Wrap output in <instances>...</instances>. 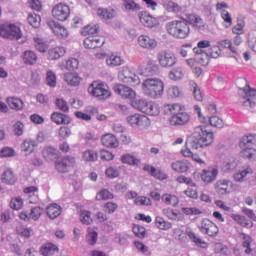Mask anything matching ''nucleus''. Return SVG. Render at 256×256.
<instances>
[{"label":"nucleus","instance_id":"obj_1","mask_svg":"<svg viewBox=\"0 0 256 256\" xmlns=\"http://www.w3.org/2000/svg\"><path fill=\"white\" fill-rule=\"evenodd\" d=\"M214 141L213 132L207 131V126H197L194 129L193 134L187 138V149L182 150L181 153L184 157H193L191 149H203V147H209Z\"/></svg>","mask_w":256,"mask_h":256},{"label":"nucleus","instance_id":"obj_2","mask_svg":"<svg viewBox=\"0 0 256 256\" xmlns=\"http://www.w3.org/2000/svg\"><path fill=\"white\" fill-rule=\"evenodd\" d=\"M142 92L150 99H161L165 92V84L159 78H148L142 83Z\"/></svg>","mask_w":256,"mask_h":256},{"label":"nucleus","instance_id":"obj_3","mask_svg":"<svg viewBox=\"0 0 256 256\" xmlns=\"http://www.w3.org/2000/svg\"><path fill=\"white\" fill-rule=\"evenodd\" d=\"M166 111L172 115L170 125L173 127L187 125L191 121V116L181 108L180 104H168L165 107Z\"/></svg>","mask_w":256,"mask_h":256},{"label":"nucleus","instance_id":"obj_4","mask_svg":"<svg viewBox=\"0 0 256 256\" xmlns=\"http://www.w3.org/2000/svg\"><path fill=\"white\" fill-rule=\"evenodd\" d=\"M167 32L172 35L175 39H187L191 28L186 20H174L166 25Z\"/></svg>","mask_w":256,"mask_h":256},{"label":"nucleus","instance_id":"obj_5","mask_svg":"<svg viewBox=\"0 0 256 256\" xmlns=\"http://www.w3.org/2000/svg\"><path fill=\"white\" fill-rule=\"evenodd\" d=\"M132 107L137 109V111H141V113H145L146 115H159V108L153 102H149L145 99H138L132 102Z\"/></svg>","mask_w":256,"mask_h":256},{"label":"nucleus","instance_id":"obj_6","mask_svg":"<svg viewBox=\"0 0 256 256\" xmlns=\"http://www.w3.org/2000/svg\"><path fill=\"white\" fill-rule=\"evenodd\" d=\"M0 35L4 39H9L10 41H17L23 37L21 33V28L15 24H4L0 26Z\"/></svg>","mask_w":256,"mask_h":256},{"label":"nucleus","instance_id":"obj_7","mask_svg":"<svg viewBox=\"0 0 256 256\" xmlns=\"http://www.w3.org/2000/svg\"><path fill=\"white\" fill-rule=\"evenodd\" d=\"M157 60L160 67L164 69H171V67H175L177 65V56L171 51H161L157 54Z\"/></svg>","mask_w":256,"mask_h":256},{"label":"nucleus","instance_id":"obj_8","mask_svg":"<svg viewBox=\"0 0 256 256\" xmlns=\"http://www.w3.org/2000/svg\"><path fill=\"white\" fill-rule=\"evenodd\" d=\"M88 92L90 95L97 97L98 99H108L111 97V92H109V86L105 83H93L88 87Z\"/></svg>","mask_w":256,"mask_h":256},{"label":"nucleus","instance_id":"obj_9","mask_svg":"<svg viewBox=\"0 0 256 256\" xmlns=\"http://www.w3.org/2000/svg\"><path fill=\"white\" fill-rule=\"evenodd\" d=\"M118 79L122 81V83L132 85V87H135V85H139L141 83L139 76H137L135 72L131 71V69L127 67L118 74Z\"/></svg>","mask_w":256,"mask_h":256},{"label":"nucleus","instance_id":"obj_10","mask_svg":"<svg viewBox=\"0 0 256 256\" xmlns=\"http://www.w3.org/2000/svg\"><path fill=\"white\" fill-rule=\"evenodd\" d=\"M52 15L57 21H67L71 15V9L63 3H59L52 9Z\"/></svg>","mask_w":256,"mask_h":256},{"label":"nucleus","instance_id":"obj_11","mask_svg":"<svg viewBox=\"0 0 256 256\" xmlns=\"http://www.w3.org/2000/svg\"><path fill=\"white\" fill-rule=\"evenodd\" d=\"M127 121L135 129H145L149 125V118L141 114L130 115L127 117Z\"/></svg>","mask_w":256,"mask_h":256},{"label":"nucleus","instance_id":"obj_12","mask_svg":"<svg viewBox=\"0 0 256 256\" xmlns=\"http://www.w3.org/2000/svg\"><path fill=\"white\" fill-rule=\"evenodd\" d=\"M73 165H75V157L65 156L56 162L55 167L58 173H69L73 169Z\"/></svg>","mask_w":256,"mask_h":256},{"label":"nucleus","instance_id":"obj_13","mask_svg":"<svg viewBox=\"0 0 256 256\" xmlns=\"http://www.w3.org/2000/svg\"><path fill=\"white\" fill-rule=\"evenodd\" d=\"M200 231L209 237H217L219 227H217L211 220L203 219L201 222Z\"/></svg>","mask_w":256,"mask_h":256},{"label":"nucleus","instance_id":"obj_14","mask_svg":"<svg viewBox=\"0 0 256 256\" xmlns=\"http://www.w3.org/2000/svg\"><path fill=\"white\" fill-rule=\"evenodd\" d=\"M113 91L114 93L120 95V97H123L124 99H135V96L137 95L133 89L123 84L114 85Z\"/></svg>","mask_w":256,"mask_h":256},{"label":"nucleus","instance_id":"obj_15","mask_svg":"<svg viewBox=\"0 0 256 256\" xmlns=\"http://www.w3.org/2000/svg\"><path fill=\"white\" fill-rule=\"evenodd\" d=\"M105 45V38L102 36H89L84 40L86 49H97Z\"/></svg>","mask_w":256,"mask_h":256},{"label":"nucleus","instance_id":"obj_16","mask_svg":"<svg viewBox=\"0 0 256 256\" xmlns=\"http://www.w3.org/2000/svg\"><path fill=\"white\" fill-rule=\"evenodd\" d=\"M217 175H219V170L217 168H208L202 170L200 178L204 183H213V181L217 179Z\"/></svg>","mask_w":256,"mask_h":256},{"label":"nucleus","instance_id":"obj_17","mask_svg":"<svg viewBox=\"0 0 256 256\" xmlns=\"http://www.w3.org/2000/svg\"><path fill=\"white\" fill-rule=\"evenodd\" d=\"M233 187V182L231 180H218L215 184L216 192L219 195H227L231 193V188Z\"/></svg>","mask_w":256,"mask_h":256},{"label":"nucleus","instance_id":"obj_18","mask_svg":"<svg viewBox=\"0 0 256 256\" xmlns=\"http://www.w3.org/2000/svg\"><path fill=\"white\" fill-rule=\"evenodd\" d=\"M242 97L246 99V101L243 102L244 107H255V101L250 97H256V89L251 88V86L244 88Z\"/></svg>","mask_w":256,"mask_h":256},{"label":"nucleus","instance_id":"obj_19","mask_svg":"<svg viewBox=\"0 0 256 256\" xmlns=\"http://www.w3.org/2000/svg\"><path fill=\"white\" fill-rule=\"evenodd\" d=\"M42 155L45 161H57L59 159V150L53 146H46L42 150Z\"/></svg>","mask_w":256,"mask_h":256},{"label":"nucleus","instance_id":"obj_20","mask_svg":"<svg viewBox=\"0 0 256 256\" xmlns=\"http://www.w3.org/2000/svg\"><path fill=\"white\" fill-rule=\"evenodd\" d=\"M48 27L53 31L57 37H67L69 35V31L66 30L65 27L61 26V24L57 23L55 20L47 21Z\"/></svg>","mask_w":256,"mask_h":256},{"label":"nucleus","instance_id":"obj_21","mask_svg":"<svg viewBox=\"0 0 256 256\" xmlns=\"http://www.w3.org/2000/svg\"><path fill=\"white\" fill-rule=\"evenodd\" d=\"M138 43L142 49H155L157 47V40L147 35H140L138 37Z\"/></svg>","mask_w":256,"mask_h":256},{"label":"nucleus","instance_id":"obj_22","mask_svg":"<svg viewBox=\"0 0 256 256\" xmlns=\"http://www.w3.org/2000/svg\"><path fill=\"white\" fill-rule=\"evenodd\" d=\"M51 119L56 125H69L71 123V117L60 112H53Z\"/></svg>","mask_w":256,"mask_h":256},{"label":"nucleus","instance_id":"obj_23","mask_svg":"<svg viewBox=\"0 0 256 256\" xmlns=\"http://www.w3.org/2000/svg\"><path fill=\"white\" fill-rule=\"evenodd\" d=\"M239 167V161L235 157L227 159L222 165V171L224 173H233L235 169Z\"/></svg>","mask_w":256,"mask_h":256},{"label":"nucleus","instance_id":"obj_24","mask_svg":"<svg viewBox=\"0 0 256 256\" xmlns=\"http://www.w3.org/2000/svg\"><path fill=\"white\" fill-rule=\"evenodd\" d=\"M101 142L105 147H112V149L119 147V140H117V137H115L113 134L104 135Z\"/></svg>","mask_w":256,"mask_h":256},{"label":"nucleus","instance_id":"obj_25","mask_svg":"<svg viewBox=\"0 0 256 256\" xmlns=\"http://www.w3.org/2000/svg\"><path fill=\"white\" fill-rule=\"evenodd\" d=\"M173 171L176 173H187L191 165L186 160H178L171 164Z\"/></svg>","mask_w":256,"mask_h":256},{"label":"nucleus","instance_id":"obj_26","mask_svg":"<svg viewBox=\"0 0 256 256\" xmlns=\"http://www.w3.org/2000/svg\"><path fill=\"white\" fill-rule=\"evenodd\" d=\"M121 162L124 163L125 165H130V167H139V165H141V159L131 154L122 155Z\"/></svg>","mask_w":256,"mask_h":256},{"label":"nucleus","instance_id":"obj_27","mask_svg":"<svg viewBox=\"0 0 256 256\" xmlns=\"http://www.w3.org/2000/svg\"><path fill=\"white\" fill-rule=\"evenodd\" d=\"M61 213H62L61 206H59L56 203L50 204L46 208V214L49 217V219H52V220L57 219V217H59Z\"/></svg>","mask_w":256,"mask_h":256},{"label":"nucleus","instance_id":"obj_28","mask_svg":"<svg viewBox=\"0 0 256 256\" xmlns=\"http://www.w3.org/2000/svg\"><path fill=\"white\" fill-rule=\"evenodd\" d=\"M143 171H146L147 173H149L151 175V177H154L155 179H160V180L165 179V173H163L161 170H159L149 164H146L143 167Z\"/></svg>","mask_w":256,"mask_h":256},{"label":"nucleus","instance_id":"obj_29","mask_svg":"<svg viewBox=\"0 0 256 256\" xmlns=\"http://www.w3.org/2000/svg\"><path fill=\"white\" fill-rule=\"evenodd\" d=\"M1 179L2 183H6V185H15V183H17V176H15V173H13L11 169L4 171Z\"/></svg>","mask_w":256,"mask_h":256},{"label":"nucleus","instance_id":"obj_30","mask_svg":"<svg viewBox=\"0 0 256 256\" xmlns=\"http://www.w3.org/2000/svg\"><path fill=\"white\" fill-rule=\"evenodd\" d=\"M65 53L66 50L64 47H55L48 51V57L51 59V61H55L57 59H61Z\"/></svg>","mask_w":256,"mask_h":256},{"label":"nucleus","instance_id":"obj_31","mask_svg":"<svg viewBox=\"0 0 256 256\" xmlns=\"http://www.w3.org/2000/svg\"><path fill=\"white\" fill-rule=\"evenodd\" d=\"M219 47L222 49H229L233 53V55H239V49L233 45V41L231 39H224L218 41Z\"/></svg>","mask_w":256,"mask_h":256},{"label":"nucleus","instance_id":"obj_32","mask_svg":"<svg viewBox=\"0 0 256 256\" xmlns=\"http://www.w3.org/2000/svg\"><path fill=\"white\" fill-rule=\"evenodd\" d=\"M64 81H66L68 85H71V87H77V85L81 83V77H79L77 73H66L64 75Z\"/></svg>","mask_w":256,"mask_h":256},{"label":"nucleus","instance_id":"obj_33","mask_svg":"<svg viewBox=\"0 0 256 256\" xmlns=\"http://www.w3.org/2000/svg\"><path fill=\"white\" fill-rule=\"evenodd\" d=\"M7 103L11 109H14L15 111H21L24 107L23 100L21 98L17 97H8L7 98Z\"/></svg>","mask_w":256,"mask_h":256},{"label":"nucleus","instance_id":"obj_34","mask_svg":"<svg viewBox=\"0 0 256 256\" xmlns=\"http://www.w3.org/2000/svg\"><path fill=\"white\" fill-rule=\"evenodd\" d=\"M231 219H233L241 227H247L248 229L253 227V222L247 220L245 216H241L239 214H231Z\"/></svg>","mask_w":256,"mask_h":256},{"label":"nucleus","instance_id":"obj_35","mask_svg":"<svg viewBox=\"0 0 256 256\" xmlns=\"http://www.w3.org/2000/svg\"><path fill=\"white\" fill-rule=\"evenodd\" d=\"M247 175H253V168H251V166H247L244 170L235 173L234 180L237 181V183H243Z\"/></svg>","mask_w":256,"mask_h":256},{"label":"nucleus","instance_id":"obj_36","mask_svg":"<svg viewBox=\"0 0 256 256\" xmlns=\"http://www.w3.org/2000/svg\"><path fill=\"white\" fill-rule=\"evenodd\" d=\"M37 54L32 50H27L23 54V61L26 65H35L37 63Z\"/></svg>","mask_w":256,"mask_h":256},{"label":"nucleus","instance_id":"obj_37","mask_svg":"<svg viewBox=\"0 0 256 256\" xmlns=\"http://www.w3.org/2000/svg\"><path fill=\"white\" fill-rule=\"evenodd\" d=\"M35 147H37V142L33 139H26L21 145V149L25 153H33L35 151Z\"/></svg>","mask_w":256,"mask_h":256},{"label":"nucleus","instance_id":"obj_38","mask_svg":"<svg viewBox=\"0 0 256 256\" xmlns=\"http://www.w3.org/2000/svg\"><path fill=\"white\" fill-rule=\"evenodd\" d=\"M246 43L254 53H256V30H251L247 34Z\"/></svg>","mask_w":256,"mask_h":256},{"label":"nucleus","instance_id":"obj_39","mask_svg":"<svg viewBox=\"0 0 256 256\" xmlns=\"http://www.w3.org/2000/svg\"><path fill=\"white\" fill-rule=\"evenodd\" d=\"M140 21L143 23V25H145V27H155V25L159 24V21H157L155 17L149 14H145L140 17Z\"/></svg>","mask_w":256,"mask_h":256},{"label":"nucleus","instance_id":"obj_40","mask_svg":"<svg viewBox=\"0 0 256 256\" xmlns=\"http://www.w3.org/2000/svg\"><path fill=\"white\" fill-rule=\"evenodd\" d=\"M56 251H58V248L53 243H47L40 250L43 256H53Z\"/></svg>","mask_w":256,"mask_h":256},{"label":"nucleus","instance_id":"obj_41","mask_svg":"<svg viewBox=\"0 0 256 256\" xmlns=\"http://www.w3.org/2000/svg\"><path fill=\"white\" fill-rule=\"evenodd\" d=\"M97 15L98 17H101V19H113L115 17V10L98 8Z\"/></svg>","mask_w":256,"mask_h":256},{"label":"nucleus","instance_id":"obj_42","mask_svg":"<svg viewBox=\"0 0 256 256\" xmlns=\"http://www.w3.org/2000/svg\"><path fill=\"white\" fill-rule=\"evenodd\" d=\"M188 21H190L191 25H194V27H198L199 29L205 27V22H203L202 18L197 14H189Z\"/></svg>","mask_w":256,"mask_h":256},{"label":"nucleus","instance_id":"obj_43","mask_svg":"<svg viewBox=\"0 0 256 256\" xmlns=\"http://www.w3.org/2000/svg\"><path fill=\"white\" fill-rule=\"evenodd\" d=\"M206 118L207 123H209L211 127H216V129H223L225 124L223 123V119L219 118V116H211Z\"/></svg>","mask_w":256,"mask_h":256},{"label":"nucleus","instance_id":"obj_44","mask_svg":"<svg viewBox=\"0 0 256 256\" xmlns=\"http://www.w3.org/2000/svg\"><path fill=\"white\" fill-rule=\"evenodd\" d=\"M241 157L244 159H249V161H255L256 159V150L255 148L246 147L241 151Z\"/></svg>","mask_w":256,"mask_h":256},{"label":"nucleus","instance_id":"obj_45","mask_svg":"<svg viewBox=\"0 0 256 256\" xmlns=\"http://www.w3.org/2000/svg\"><path fill=\"white\" fill-rule=\"evenodd\" d=\"M45 81L48 87H52V88L57 87V75H55V72L51 70L47 71Z\"/></svg>","mask_w":256,"mask_h":256},{"label":"nucleus","instance_id":"obj_46","mask_svg":"<svg viewBox=\"0 0 256 256\" xmlns=\"http://www.w3.org/2000/svg\"><path fill=\"white\" fill-rule=\"evenodd\" d=\"M162 201H164L166 205H171L172 207H177V205H179V198L175 195L164 194L162 196Z\"/></svg>","mask_w":256,"mask_h":256},{"label":"nucleus","instance_id":"obj_47","mask_svg":"<svg viewBox=\"0 0 256 256\" xmlns=\"http://www.w3.org/2000/svg\"><path fill=\"white\" fill-rule=\"evenodd\" d=\"M124 61L119 56L111 55L106 59V64L108 67H119V65H123Z\"/></svg>","mask_w":256,"mask_h":256},{"label":"nucleus","instance_id":"obj_48","mask_svg":"<svg viewBox=\"0 0 256 256\" xmlns=\"http://www.w3.org/2000/svg\"><path fill=\"white\" fill-rule=\"evenodd\" d=\"M83 159L88 162H95L97 159H99V155L97 154V151L95 150H86L83 153Z\"/></svg>","mask_w":256,"mask_h":256},{"label":"nucleus","instance_id":"obj_49","mask_svg":"<svg viewBox=\"0 0 256 256\" xmlns=\"http://www.w3.org/2000/svg\"><path fill=\"white\" fill-rule=\"evenodd\" d=\"M113 193H111L107 189L101 190L97 195H96V200L97 201H107L109 199H114Z\"/></svg>","mask_w":256,"mask_h":256},{"label":"nucleus","instance_id":"obj_50","mask_svg":"<svg viewBox=\"0 0 256 256\" xmlns=\"http://www.w3.org/2000/svg\"><path fill=\"white\" fill-rule=\"evenodd\" d=\"M186 235L189 237L192 243H195V245H205V241L200 239L195 232H193L191 229L186 230Z\"/></svg>","mask_w":256,"mask_h":256},{"label":"nucleus","instance_id":"obj_51","mask_svg":"<svg viewBox=\"0 0 256 256\" xmlns=\"http://www.w3.org/2000/svg\"><path fill=\"white\" fill-rule=\"evenodd\" d=\"M82 35H95L99 33V25L93 24V25H87L85 26L82 31Z\"/></svg>","mask_w":256,"mask_h":256},{"label":"nucleus","instance_id":"obj_52","mask_svg":"<svg viewBox=\"0 0 256 256\" xmlns=\"http://www.w3.org/2000/svg\"><path fill=\"white\" fill-rule=\"evenodd\" d=\"M183 77V68L176 67L172 69L169 73V78L172 81H179Z\"/></svg>","mask_w":256,"mask_h":256},{"label":"nucleus","instance_id":"obj_53","mask_svg":"<svg viewBox=\"0 0 256 256\" xmlns=\"http://www.w3.org/2000/svg\"><path fill=\"white\" fill-rule=\"evenodd\" d=\"M156 226L158 227V229H162L163 231H167L168 229H171V227L173 226L171 224V222H167L165 221V219H163L162 217H156Z\"/></svg>","mask_w":256,"mask_h":256},{"label":"nucleus","instance_id":"obj_54","mask_svg":"<svg viewBox=\"0 0 256 256\" xmlns=\"http://www.w3.org/2000/svg\"><path fill=\"white\" fill-rule=\"evenodd\" d=\"M16 233H18L20 237H25L26 239H29L31 237V233H33V229L20 225L17 226Z\"/></svg>","mask_w":256,"mask_h":256},{"label":"nucleus","instance_id":"obj_55","mask_svg":"<svg viewBox=\"0 0 256 256\" xmlns=\"http://www.w3.org/2000/svg\"><path fill=\"white\" fill-rule=\"evenodd\" d=\"M97 239H99V235L97 234V231H92L88 229V233L86 235V241L89 245H96Z\"/></svg>","mask_w":256,"mask_h":256},{"label":"nucleus","instance_id":"obj_56","mask_svg":"<svg viewBox=\"0 0 256 256\" xmlns=\"http://www.w3.org/2000/svg\"><path fill=\"white\" fill-rule=\"evenodd\" d=\"M55 105L60 111H63V113H69V104L67 103V101H65V99L57 98L55 101Z\"/></svg>","mask_w":256,"mask_h":256},{"label":"nucleus","instance_id":"obj_57","mask_svg":"<svg viewBox=\"0 0 256 256\" xmlns=\"http://www.w3.org/2000/svg\"><path fill=\"white\" fill-rule=\"evenodd\" d=\"M34 43L37 51H39L40 53H45V51L49 49V45H47V43H45L41 38H35Z\"/></svg>","mask_w":256,"mask_h":256},{"label":"nucleus","instance_id":"obj_58","mask_svg":"<svg viewBox=\"0 0 256 256\" xmlns=\"http://www.w3.org/2000/svg\"><path fill=\"white\" fill-rule=\"evenodd\" d=\"M29 215H30V219H33V221H39V219L41 218V215H43V208L34 207L31 209Z\"/></svg>","mask_w":256,"mask_h":256},{"label":"nucleus","instance_id":"obj_59","mask_svg":"<svg viewBox=\"0 0 256 256\" xmlns=\"http://www.w3.org/2000/svg\"><path fill=\"white\" fill-rule=\"evenodd\" d=\"M27 21L29 23V25H31L32 27H39V25H41V17L37 14H30L27 18Z\"/></svg>","mask_w":256,"mask_h":256},{"label":"nucleus","instance_id":"obj_60","mask_svg":"<svg viewBox=\"0 0 256 256\" xmlns=\"http://www.w3.org/2000/svg\"><path fill=\"white\" fill-rule=\"evenodd\" d=\"M105 175L106 177H108V179H117V177H119L120 175V172H119V169L113 166H110L106 169Z\"/></svg>","mask_w":256,"mask_h":256},{"label":"nucleus","instance_id":"obj_61","mask_svg":"<svg viewBox=\"0 0 256 256\" xmlns=\"http://www.w3.org/2000/svg\"><path fill=\"white\" fill-rule=\"evenodd\" d=\"M255 143L253 135L244 136L240 140V147H251Z\"/></svg>","mask_w":256,"mask_h":256},{"label":"nucleus","instance_id":"obj_62","mask_svg":"<svg viewBox=\"0 0 256 256\" xmlns=\"http://www.w3.org/2000/svg\"><path fill=\"white\" fill-rule=\"evenodd\" d=\"M11 209H14L15 211H19V209L23 208V198L16 197L13 198L10 202Z\"/></svg>","mask_w":256,"mask_h":256},{"label":"nucleus","instance_id":"obj_63","mask_svg":"<svg viewBox=\"0 0 256 256\" xmlns=\"http://www.w3.org/2000/svg\"><path fill=\"white\" fill-rule=\"evenodd\" d=\"M132 231H133L134 235H136V237H139V239H145V235L147 234L145 231V227H143L141 225H135L132 228Z\"/></svg>","mask_w":256,"mask_h":256},{"label":"nucleus","instance_id":"obj_64","mask_svg":"<svg viewBox=\"0 0 256 256\" xmlns=\"http://www.w3.org/2000/svg\"><path fill=\"white\" fill-rule=\"evenodd\" d=\"M196 61H198V63L204 67L209 65V53L204 51L200 55L196 56Z\"/></svg>","mask_w":256,"mask_h":256}]
</instances>
